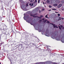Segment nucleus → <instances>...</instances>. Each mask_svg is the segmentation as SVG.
<instances>
[{
  "label": "nucleus",
  "mask_w": 64,
  "mask_h": 64,
  "mask_svg": "<svg viewBox=\"0 0 64 64\" xmlns=\"http://www.w3.org/2000/svg\"><path fill=\"white\" fill-rule=\"evenodd\" d=\"M25 17L26 19H29V16L28 15H27L26 16H24V18L25 20H26V18H25Z\"/></svg>",
  "instance_id": "obj_1"
},
{
  "label": "nucleus",
  "mask_w": 64,
  "mask_h": 64,
  "mask_svg": "<svg viewBox=\"0 0 64 64\" xmlns=\"http://www.w3.org/2000/svg\"><path fill=\"white\" fill-rule=\"evenodd\" d=\"M20 48H18V50L19 51H22V50H23V48H22L21 46H20Z\"/></svg>",
  "instance_id": "obj_2"
},
{
  "label": "nucleus",
  "mask_w": 64,
  "mask_h": 64,
  "mask_svg": "<svg viewBox=\"0 0 64 64\" xmlns=\"http://www.w3.org/2000/svg\"><path fill=\"white\" fill-rule=\"evenodd\" d=\"M62 6V4H60L58 6L57 8H59L61 7Z\"/></svg>",
  "instance_id": "obj_3"
},
{
  "label": "nucleus",
  "mask_w": 64,
  "mask_h": 64,
  "mask_svg": "<svg viewBox=\"0 0 64 64\" xmlns=\"http://www.w3.org/2000/svg\"><path fill=\"white\" fill-rule=\"evenodd\" d=\"M29 5L30 6H33V3H32V4L30 3L29 4Z\"/></svg>",
  "instance_id": "obj_4"
},
{
  "label": "nucleus",
  "mask_w": 64,
  "mask_h": 64,
  "mask_svg": "<svg viewBox=\"0 0 64 64\" xmlns=\"http://www.w3.org/2000/svg\"><path fill=\"white\" fill-rule=\"evenodd\" d=\"M48 15V14H47L45 16V18H48V19H49V17H48L47 16Z\"/></svg>",
  "instance_id": "obj_5"
},
{
  "label": "nucleus",
  "mask_w": 64,
  "mask_h": 64,
  "mask_svg": "<svg viewBox=\"0 0 64 64\" xmlns=\"http://www.w3.org/2000/svg\"><path fill=\"white\" fill-rule=\"evenodd\" d=\"M53 5L54 6H57V5H58V4H54Z\"/></svg>",
  "instance_id": "obj_6"
},
{
  "label": "nucleus",
  "mask_w": 64,
  "mask_h": 64,
  "mask_svg": "<svg viewBox=\"0 0 64 64\" xmlns=\"http://www.w3.org/2000/svg\"><path fill=\"white\" fill-rule=\"evenodd\" d=\"M46 2L47 3H49L50 2V1L49 0H47Z\"/></svg>",
  "instance_id": "obj_7"
},
{
  "label": "nucleus",
  "mask_w": 64,
  "mask_h": 64,
  "mask_svg": "<svg viewBox=\"0 0 64 64\" xmlns=\"http://www.w3.org/2000/svg\"><path fill=\"white\" fill-rule=\"evenodd\" d=\"M61 3H64V0H62L61 2Z\"/></svg>",
  "instance_id": "obj_8"
},
{
  "label": "nucleus",
  "mask_w": 64,
  "mask_h": 64,
  "mask_svg": "<svg viewBox=\"0 0 64 64\" xmlns=\"http://www.w3.org/2000/svg\"><path fill=\"white\" fill-rule=\"evenodd\" d=\"M58 26V27L59 28V29H60V30H61L62 29H61V27H60V26Z\"/></svg>",
  "instance_id": "obj_9"
},
{
  "label": "nucleus",
  "mask_w": 64,
  "mask_h": 64,
  "mask_svg": "<svg viewBox=\"0 0 64 64\" xmlns=\"http://www.w3.org/2000/svg\"><path fill=\"white\" fill-rule=\"evenodd\" d=\"M3 44V42H1L0 44V46H1L2 45V44Z\"/></svg>",
  "instance_id": "obj_10"
},
{
  "label": "nucleus",
  "mask_w": 64,
  "mask_h": 64,
  "mask_svg": "<svg viewBox=\"0 0 64 64\" xmlns=\"http://www.w3.org/2000/svg\"><path fill=\"white\" fill-rule=\"evenodd\" d=\"M46 20H44L43 21L44 22V23H46Z\"/></svg>",
  "instance_id": "obj_11"
},
{
  "label": "nucleus",
  "mask_w": 64,
  "mask_h": 64,
  "mask_svg": "<svg viewBox=\"0 0 64 64\" xmlns=\"http://www.w3.org/2000/svg\"><path fill=\"white\" fill-rule=\"evenodd\" d=\"M61 41L63 43H64V40H61Z\"/></svg>",
  "instance_id": "obj_12"
},
{
  "label": "nucleus",
  "mask_w": 64,
  "mask_h": 64,
  "mask_svg": "<svg viewBox=\"0 0 64 64\" xmlns=\"http://www.w3.org/2000/svg\"><path fill=\"white\" fill-rule=\"evenodd\" d=\"M61 20V18L60 17L59 19L58 20Z\"/></svg>",
  "instance_id": "obj_13"
},
{
  "label": "nucleus",
  "mask_w": 64,
  "mask_h": 64,
  "mask_svg": "<svg viewBox=\"0 0 64 64\" xmlns=\"http://www.w3.org/2000/svg\"><path fill=\"white\" fill-rule=\"evenodd\" d=\"M56 39L57 40H60V39L59 38H56Z\"/></svg>",
  "instance_id": "obj_14"
},
{
  "label": "nucleus",
  "mask_w": 64,
  "mask_h": 64,
  "mask_svg": "<svg viewBox=\"0 0 64 64\" xmlns=\"http://www.w3.org/2000/svg\"><path fill=\"white\" fill-rule=\"evenodd\" d=\"M34 1V0H32L31 1H30V2H33V1Z\"/></svg>",
  "instance_id": "obj_15"
},
{
  "label": "nucleus",
  "mask_w": 64,
  "mask_h": 64,
  "mask_svg": "<svg viewBox=\"0 0 64 64\" xmlns=\"http://www.w3.org/2000/svg\"><path fill=\"white\" fill-rule=\"evenodd\" d=\"M46 23H48V24H50V22L49 21H48L47 22H46Z\"/></svg>",
  "instance_id": "obj_16"
},
{
  "label": "nucleus",
  "mask_w": 64,
  "mask_h": 64,
  "mask_svg": "<svg viewBox=\"0 0 64 64\" xmlns=\"http://www.w3.org/2000/svg\"><path fill=\"white\" fill-rule=\"evenodd\" d=\"M26 7H28V3L26 4Z\"/></svg>",
  "instance_id": "obj_17"
},
{
  "label": "nucleus",
  "mask_w": 64,
  "mask_h": 64,
  "mask_svg": "<svg viewBox=\"0 0 64 64\" xmlns=\"http://www.w3.org/2000/svg\"><path fill=\"white\" fill-rule=\"evenodd\" d=\"M53 26H54V28H55L56 27V26H55V25L53 24Z\"/></svg>",
  "instance_id": "obj_18"
},
{
  "label": "nucleus",
  "mask_w": 64,
  "mask_h": 64,
  "mask_svg": "<svg viewBox=\"0 0 64 64\" xmlns=\"http://www.w3.org/2000/svg\"><path fill=\"white\" fill-rule=\"evenodd\" d=\"M56 28H58V27L57 26V25L56 26Z\"/></svg>",
  "instance_id": "obj_19"
},
{
  "label": "nucleus",
  "mask_w": 64,
  "mask_h": 64,
  "mask_svg": "<svg viewBox=\"0 0 64 64\" xmlns=\"http://www.w3.org/2000/svg\"><path fill=\"white\" fill-rule=\"evenodd\" d=\"M58 16H60V14H58Z\"/></svg>",
  "instance_id": "obj_20"
},
{
  "label": "nucleus",
  "mask_w": 64,
  "mask_h": 64,
  "mask_svg": "<svg viewBox=\"0 0 64 64\" xmlns=\"http://www.w3.org/2000/svg\"><path fill=\"white\" fill-rule=\"evenodd\" d=\"M49 7L50 8H51V7H52V6H51L50 5H49Z\"/></svg>",
  "instance_id": "obj_21"
},
{
  "label": "nucleus",
  "mask_w": 64,
  "mask_h": 64,
  "mask_svg": "<svg viewBox=\"0 0 64 64\" xmlns=\"http://www.w3.org/2000/svg\"><path fill=\"white\" fill-rule=\"evenodd\" d=\"M40 3V0H38V3L39 4Z\"/></svg>",
  "instance_id": "obj_22"
},
{
  "label": "nucleus",
  "mask_w": 64,
  "mask_h": 64,
  "mask_svg": "<svg viewBox=\"0 0 64 64\" xmlns=\"http://www.w3.org/2000/svg\"><path fill=\"white\" fill-rule=\"evenodd\" d=\"M52 10H56V9H52Z\"/></svg>",
  "instance_id": "obj_23"
},
{
  "label": "nucleus",
  "mask_w": 64,
  "mask_h": 64,
  "mask_svg": "<svg viewBox=\"0 0 64 64\" xmlns=\"http://www.w3.org/2000/svg\"><path fill=\"white\" fill-rule=\"evenodd\" d=\"M34 2H35V3H36L37 2V0H35Z\"/></svg>",
  "instance_id": "obj_24"
},
{
  "label": "nucleus",
  "mask_w": 64,
  "mask_h": 64,
  "mask_svg": "<svg viewBox=\"0 0 64 64\" xmlns=\"http://www.w3.org/2000/svg\"><path fill=\"white\" fill-rule=\"evenodd\" d=\"M60 26L62 28H63V26L62 25H61Z\"/></svg>",
  "instance_id": "obj_25"
},
{
  "label": "nucleus",
  "mask_w": 64,
  "mask_h": 64,
  "mask_svg": "<svg viewBox=\"0 0 64 64\" xmlns=\"http://www.w3.org/2000/svg\"><path fill=\"white\" fill-rule=\"evenodd\" d=\"M40 16L41 18L43 17V16H42V15Z\"/></svg>",
  "instance_id": "obj_26"
},
{
  "label": "nucleus",
  "mask_w": 64,
  "mask_h": 64,
  "mask_svg": "<svg viewBox=\"0 0 64 64\" xmlns=\"http://www.w3.org/2000/svg\"><path fill=\"white\" fill-rule=\"evenodd\" d=\"M42 19H41L40 20V22H42Z\"/></svg>",
  "instance_id": "obj_27"
},
{
  "label": "nucleus",
  "mask_w": 64,
  "mask_h": 64,
  "mask_svg": "<svg viewBox=\"0 0 64 64\" xmlns=\"http://www.w3.org/2000/svg\"><path fill=\"white\" fill-rule=\"evenodd\" d=\"M39 13H41V10H39Z\"/></svg>",
  "instance_id": "obj_28"
},
{
  "label": "nucleus",
  "mask_w": 64,
  "mask_h": 64,
  "mask_svg": "<svg viewBox=\"0 0 64 64\" xmlns=\"http://www.w3.org/2000/svg\"><path fill=\"white\" fill-rule=\"evenodd\" d=\"M34 16V15H30V16Z\"/></svg>",
  "instance_id": "obj_29"
},
{
  "label": "nucleus",
  "mask_w": 64,
  "mask_h": 64,
  "mask_svg": "<svg viewBox=\"0 0 64 64\" xmlns=\"http://www.w3.org/2000/svg\"><path fill=\"white\" fill-rule=\"evenodd\" d=\"M38 18H40V19H41V18H41V17H38Z\"/></svg>",
  "instance_id": "obj_30"
},
{
  "label": "nucleus",
  "mask_w": 64,
  "mask_h": 64,
  "mask_svg": "<svg viewBox=\"0 0 64 64\" xmlns=\"http://www.w3.org/2000/svg\"><path fill=\"white\" fill-rule=\"evenodd\" d=\"M44 10H45L44 9H43L42 10V11H44Z\"/></svg>",
  "instance_id": "obj_31"
},
{
  "label": "nucleus",
  "mask_w": 64,
  "mask_h": 64,
  "mask_svg": "<svg viewBox=\"0 0 64 64\" xmlns=\"http://www.w3.org/2000/svg\"><path fill=\"white\" fill-rule=\"evenodd\" d=\"M42 20H45V18H42Z\"/></svg>",
  "instance_id": "obj_32"
},
{
  "label": "nucleus",
  "mask_w": 64,
  "mask_h": 64,
  "mask_svg": "<svg viewBox=\"0 0 64 64\" xmlns=\"http://www.w3.org/2000/svg\"><path fill=\"white\" fill-rule=\"evenodd\" d=\"M2 30H3V31H5V29H4V28H3L2 29Z\"/></svg>",
  "instance_id": "obj_33"
},
{
  "label": "nucleus",
  "mask_w": 64,
  "mask_h": 64,
  "mask_svg": "<svg viewBox=\"0 0 64 64\" xmlns=\"http://www.w3.org/2000/svg\"><path fill=\"white\" fill-rule=\"evenodd\" d=\"M62 20H63L64 19V18H62Z\"/></svg>",
  "instance_id": "obj_34"
},
{
  "label": "nucleus",
  "mask_w": 64,
  "mask_h": 64,
  "mask_svg": "<svg viewBox=\"0 0 64 64\" xmlns=\"http://www.w3.org/2000/svg\"><path fill=\"white\" fill-rule=\"evenodd\" d=\"M33 17H36V16H33Z\"/></svg>",
  "instance_id": "obj_35"
},
{
  "label": "nucleus",
  "mask_w": 64,
  "mask_h": 64,
  "mask_svg": "<svg viewBox=\"0 0 64 64\" xmlns=\"http://www.w3.org/2000/svg\"><path fill=\"white\" fill-rule=\"evenodd\" d=\"M43 2L44 4H45V3H44V2L43 1Z\"/></svg>",
  "instance_id": "obj_36"
},
{
  "label": "nucleus",
  "mask_w": 64,
  "mask_h": 64,
  "mask_svg": "<svg viewBox=\"0 0 64 64\" xmlns=\"http://www.w3.org/2000/svg\"><path fill=\"white\" fill-rule=\"evenodd\" d=\"M7 20L8 21H9V19L8 20Z\"/></svg>",
  "instance_id": "obj_37"
},
{
  "label": "nucleus",
  "mask_w": 64,
  "mask_h": 64,
  "mask_svg": "<svg viewBox=\"0 0 64 64\" xmlns=\"http://www.w3.org/2000/svg\"><path fill=\"white\" fill-rule=\"evenodd\" d=\"M25 15H26V14H24V16H25Z\"/></svg>",
  "instance_id": "obj_38"
},
{
  "label": "nucleus",
  "mask_w": 64,
  "mask_h": 64,
  "mask_svg": "<svg viewBox=\"0 0 64 64\" xmlns=\"http://www.w3.org/2000/svg\"><path fill=\"white\" fill-rule=\"evenodd\" d=\"M55 13H58V12H55Z\"/></svg>",
  "instance_id": "obj_39"
},
{
  "label": "nucleus",
  "mask_w": 64,
  "mask_h": 64,
  "mask_svg": "<svg viewBox=\"0 0 64 64\" xmlns=\"http://www.w3.org/2000/svg\"><path fill=\"white\" fill-rule=\"evenodd\" d=\"M30 24H31V25H32V23H30Z\"/></svg>",
  "instance_id": "obj_40"
},
{
  "label": "nucleus",
  "mask_w": 64,
  "mask_h": 64,
  "mask_svg": "<svg viewBox=\"0 0 64 64\" xmlns=\"http://www.w3.org/2000/svg\"><path fill=\"white\" fill-rule=\"evenodd\" d=\"M35 2H34V3H33L34 4H35Z\"/></svg>",
  "instance_id": "obj_41"
},
{
  "label": "nucleus",
  "mask_w": 64,
  "mask_h": 64,
  "mask_svg": "<svg viewBox=\"0 0 64 64\" xmlns=\"http://www.w3.org/2000/svg\"><path fill=\"white\" fill-rule=\"evenodd\" d=\"M49 11H51V10H49Z\"/></svg>",
  "instance_id": "obj_42"
},
{
  "label": "nucleus",
  "mask_w": 64,
  "mask_h": 64,
  "mask_svg": "<svg viewBox=\"0 0 64 64\" xmlns=\"http://www.w3.org/2000/svg\"><path fill=\"white\" fill-rule=\"evenodd\" d=\"M30 15H32V14H30Z\"/></svg>",
  "instance_id": "obj_43"
},
{
  "label": "nucleus",
  "mask_w": 64,
  "mask_h": 64,
  "mask_svg": "<svg viewBox=\"0 0 64 64\" xmlns=\"http://www.w3.org/2000/svg\"><path fill=\"white\" fill-rule=\"evenodd\" d=\"M53 24H53L52 23V24L53 25Z\"/></svg>",
  "instance_id": "obj_44"
},
{
  "label": "nucleus",
  "mask_w": 64,
  "mask_h": 64,
  "mask_svg": "<svg viewBox=\"0 0 64 64\" xmlns=\"http://www.w3.org/2000/svg\"><path fill=\"white\" fill-rule=\"evenodd\" d=\"M3 7H2V9H3Z\"/></svg>",
  "instance_id": "obj_45"
},
{
  "label": "nucleus",
  "mask_w": 64,
  "mask_h": 64,
  "mask_svg": "<svg viewBox=\"0 0 64 64\" xmlns=\"http://www.w3.org/2000/svg\"><path fill=\"white\" fill-rule=\"evenodd\" d=\"M0 64H1V62H0Z\"/></svg>",
  "instance_id": "obj_46"
},
{
  "label": "nucleus",
  "mask_w": 64,
  "mask_h": 64,
  "mask_svg": "<svg viewBox=\"0 0 64 64\" xmlns=\"http://www.w3.org/2000/svg\"><path fill=\"white\" fill-rule=\"evenodd\" d=\"M34 15H37V14H35Z\"/></svg>",
  "instance_id": "obj_47"
},
{
  "label": "nucleus",
  "mask_w": 64,
  "mask_h": 64,
  "mask_svg": "<svg viewBox=\"0 0 64 64\" xmlns=\"http://www.w3.org/2000/svg\"><path fill=\"white\" fill-rule=\"evenodd\" d=\"M29 1H31V0H29Z\"/></svg>",
  "instance_id": "obj_48"
},
{
  "label": "nucleus",
  "mask_w": 64,
  "mask_h": 64,
  "mask_svg": "<svg viewBox=\"0 0 64 64\" xmlns=\"http://www.w3.org/2000/svg\"><path fill=\"white\" fill-rule=\"evenodd\" d=\"M9 60H10V58H9Z\"/></svg>",
  "instance_id": "obj_49"
},
{
  "label": "nucleus",
  "mask_w": 64,
  "mask_h": 64,
  "mask_svg": "<svg viewBox=\"0 0 64 64\" xmlns=\"http://www.w3.org/2000/svg\"><path fill=\"white\" fill-rule=\"evenodd\" d=\"M44 0V1H45V0Z\"/></svg>",
  "instance_id": "obj_50"
},
{
  "label": "nucleus",
  "mask_w": 64,
  "mask_h": 64,
  "mask_svg": "<svg viewBox=\"0 0 64 64\" xmlns=\"http://www.w3.org/2000/svg\"><path fill=\"white\" fill-rule=\"evenodd\" d=\"M42 33H43V32H42Z\"/></svg>",
  "instance_id": "obj_51"
},
{
  "label": "nucleus",
  "mask_w": 64,
  "mask_h": 64,
  "mask_svg": "<svg viewBox=\"0 0 64 64\" xmlns=\"http://www.w3.org/2000/svg\"><path fill=\"white\" fill-rule=\"evenodd\" d=\"M0 36H1V35H0Z\"/></svg>",
  "instance_id": "obj_52"
},
{
  "label": "nucleus",
  "mask_w": 64,
  "mask_h": 64,
  "mask_svg": "<svg viewBox=\"0 0 64 64\" xmlns=\"http://www.w3.org/2000/svg\"><path fill=\"white\" fill-rule=\"evenodd\" d=\"M1 36H0V38H1Z\"/></svg>",
  "instance_id": "obj_53"
},
{
  "label": "nucleus",
  "mask_w": 64,
  "mask_h": 64,
  "mask_svg": "<svg viewBox=\"0 0 64 64\" xmlns=\"http://www.w3.org/2000/svg\"><path fill=\"white\" fill-rule=\"evenodd\" d=\"M62 38H63V37H62Z\"/></svg>",
  "instance_id": "obj_54"
}]
</instances>
